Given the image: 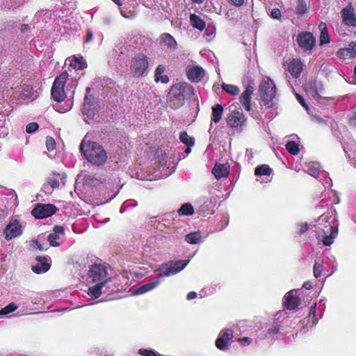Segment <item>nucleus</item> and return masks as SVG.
<instances>
[{
  "instance_id": "1",
  "label": "nucleus",
  "mask_w": 356,
  "mask_h": 356,
  "mask_svg": "<svg viewBox=\"0 0 356 356\" xmlns=\"http://www.w3.org/2000/svg\"><path fill=\"white\" fill-rule=\"evenodd\" d=\"M318 229V237H322L324 245L330 246L337 237L338 229L334 225V218L326 214L321 215L314 225Z\"/></svg>"
},
{
  "instance_id": "2",
  "label": "nucleus",
  "mask_w": 356,
  "mask_h": 356,
  "mask_svg": "<svg viewBox=\"0 0 356 356\" xmlns=\"http://www.w3.org/2000/svg\"><path fill=\"white\" fill-rule=\"evenodd\" d=\"M194 95V89L192 86L180 82L174 84L169 92L168 98L169 106L173 109L181 107L186 99Z\"/></svg>"
},
{
  "instance_id": "3",
  "label": "nucleus",
  "mask_w": 356,
  "mask_h": 356,
  "mask_svg": "<svg viewBox=\"0 0 356 356\" xmlns=\"http://www.w3.org/2000/svg\"><path fill=\"white\" fill-rule=\"evenodd\" d=\"M80 149L88 161L95 165H103L108 159L103 147L95 142H82Z\"/></svg>"
},
{
  "instance_id": "4",
  "label": "nucleus",
  "mask_w": 356,
  "mask_h": 356,
  "mask_svg": "<svg viewBox=\"0 0 356 356\" xmlns=\"http://www.w3.org/2000/svg\"><path fill=\"white\" fill-rule=\"evenodd\" d=\"M259 93L262 102L268 108L273 106V99L276 95V87L274 81L269 78L263 79L259 86Z\"/></svg>"
},
{
  "instance_id": "5",
  "label": "nucleus",
  "mask_w": 356,
  "mask_h": 356,
  "mask_svg": "<svg viewBox=\"0 0 356 356\" xmlns=\"http://www.w3.org/2000/svg\"><path fill=\"white\" fill-rule=\"evenodd\" d=\"M189 263V260H178L161 264L156 270L158 277H169L181 271Z\"/></svg>"
},
{
  "instance_id": "6",
  "label": "nucleus",
  "mask_w": 356,
  "mask_h": 356,
  "mask_svg": "<svg viewBox=\"0 0 356 356\" xmlns=\"http://www.w3.org/2000/svg\"><path fill=\"white\" fill-rule=\"evenodd\" d=\"M149 66L148 58L143 53L136 54L130 63V71L134 76H142L147 70Z\"/></svg>"
},
{
  "instance_id": "7",
  "label": "nucleus",
  "mask_w": 356,
  "mask_h": 356,
  "mask_svg": "<svg viewBox=\"0 0 356 356\" xmlns=\"http://www.w3.org/2000/svg\"><path fill=\"white\" fill-rule=\"evenodd\" d=\"M88 277L92 282H104V284L111 282L112 279L108 277L107 267L102 264L92 265L89 270Z\"/></svg>"
},
{
  "instance_id": "8",
  "label": "nucleus",
  "mask_w": 356,
  "mask_h": 356,
  "mask_svg": "<svg viewBox=\"0 0 356 356\" xmlns=\"http://www.w3.org/2000/svg\"><path fill=\"white\" fill-rule=\"evenodd\" d=\"M68 74L66 72L62 73L60 76H57L53 83L51 88V97L58 102L63 101L66 97V94L64 90Z\"/></svg>"
},
{
  "instance_id": "9",
  "label": "nucleus",
  "mask_w": 356,
  "mask_h": 356,
  "mask_svg": "<svg viewBox=\"0 0 356 356\" xmlns=\"http://www.w3.org/2000/svg\"><path fill=\"white\" fill-rule=\"evenodd\" d=\"M227 124L236 131H241L245 126L246 118L242 111H234L227 118Z\"/></svg>"
},
{
  "instance_id": "10",
  "label": "nucleus",
  "mask_w": 356,
  "mask_h": 356,
  "mask_svg": "<svg viewBox=\"0 0 356 356\" xmlns=\"http://www.w3.org/2000/svg\"><path fill=\"white\" fill-rule=\"evenodd\" d=\"M22 226L16 219H12L4 229L5 238L7 241L12 240L22 234Z\"/></svg>"
},
{
  "instance_id": "11",
  "label": "nucleus",
  "mask_w": 356,
  "mask_h": 356,
  "mask_svg": "<svg viewBox=\"0 0 356 356\" xmlns=\"http://www.w3.org/2000/svg\"><path fill=\"white\" fill-rule=\"evenodd\" d=\"M233 337V331L231 329L226 328L222 330L216 341V347L221 350L228 349L232 342Z\"/></svg>"
},
{
  "instance_id": "12",
  "label": "nucleus",
  "mask_w": 356,
  "mask_h": 356,
  "mask_svg": "<svg viewBox=\"0 0 356 356\" xmlns=\"http://www.w3.org/2000/svg\"><path fill=\"white\" fill-rule=\"evenodd\" d=\"M82 113L84 116V121L87 123H90V120H92L97 115V104L93 103L88 96L85 97Z\"/></svg>"
},
{
  "instance_id": "13",
  "label": "nucleus",
  "mask_w": 356,
  "mask_h": 356,
  "mask_svg": "<svg viewBox=\"0 0 356 356\" xmlns=\"http://www.w3.org/2000/svg\"><path fill=\"white\" fill-rule=\"evenodd\" d=\"M56 211V207L53 204H40L32 210L31 213L37 218H44L53 215Z\"/></svg>"
},
{
  "instance_id": "14",
  "label": "nucleus",
  "mask_w": 356,
  "mask_h": 356,
  "mask_svg": "<svg viewBox=\"0 0 356 356\" xmlns=\"http://www.w3.org/2000/svg\"><path fill=\"white\" fill-rule=\"evenodd\" d=\"M315 42V38L309 32L301 33L297 38V42L299 46L305 50H311L314 46Z\"/></svg>"
},
{
  "instance_id": "15",
  "label": "nucleus",
  "mask_w": 356,
  "mask_h": 356,
  "mask_svg": "<svg viewBox=\"0 0 356 356\" xmlns=\"http://www.w3.org/2000/svg\"><path fill=\"white\" fill-rule=\"evenodd\" d=\"M296 293V291H291L284 296V305L287 309H295L300 305V300Z\"/></svg>"
},
{
  "instance_id": "16",
  "label": "nucleus",
  "mask_w": 356,
  "mask_h": 356,
  "mask_svg": "<svg viewBox=\"0 0 356 356\" xmlns=\"http://www.w3.org/2000/svg\"><path fill=\"white\" fill-rule=\"evenodd\" d=\"M188 79L193 82H199L204 75V70L200 66H188L186 68Z\"/></svg>"
},
{
  "instance_id": "17",
  "label": "nucleus",
  "mask_w": 356,
  "mask_h": 356,
  "mask_svg": "<svg viewBox=\"0 0 356 356\" xmlns=\"http://www.w3.org/2000/svg\"><path fill=\"white\" fill-rule=\"evenodd\" d=\"M37 263L32 265V270L37 274H41L47 272L50 268L49 259L45 257L38 256L36 257Z\"/></svg>"
},
{
  "instance_id": "18",
  "label": "nucleus",
  "mask_w": 356,
  "mask_h": 356,
  "mask_svg": "<svg viewBox=\"0 0 356 356\" xmlns=\"http://www.w3.org/2000/svg\"><path fill=\"white\" fill-rule=\"evenodd\" d=\"M343 21L348 26H356V15L351 5L341 10Z\"/></svg>"
},
{
  "instance_id": "19",
  "label": "nucleus",
  "mask_w": 356,
  "mask_h": 356,
  "mask_svg": "<svg viewBox=\"0 0 356 356\" xmlns=\"http://www.w3.org/2000/svg\"><path fill=\"white\" fill-rule=\"evenodd\" d=\"M160 45L167 50L173 51L177 48L175 39L169 33H163L160 36Z\"/></svg>"
},
{
  "instance_id": "20",
  "label": "nucleus",
  "mask_w": 356,
  "mask_h": 356,
  "mask_svg": "<svg viewBox=\"0 0 356 356\" xmlns=\"http://www.w3.org/2000/svg\"><path fill=\"white\" fill-rule=\"evenodd\" d=\"M254 92V87L248 86L240 97V102L247 111L251 110L252 95Z\"/></svg>"
},
{
  "instance_id": "21",
  "label": "nucleus",
  "mask_w": 356,
  "mask_h": 356,
  "mask_svg": "<svg viewBox=\"0 0 356 356\" xmlns=\"http://www.w3.org/2000/svg\"><path fill=\"white\" fill-rule=\"evenodd\" d=\"M337 56L341 59H350L356 57V42H352L348 47L339 49Z\"/></svg>"
},
{
  "instance_id": "22",
  "label": "nucleus",
  "mask_w": 356,
  "mask_h": 356,
  "mask_svg": "<svg viewBox=\"0 0 356 356\" xmlns=\"http://www.w3.org/2000/svg\"><path fill=\"white\" fill-rule=\"evenodd\" d=\"M229 165L227 163H216L212 169V174L217 179L227 177L229 172Z\"/></svg>"
},
{
  "instance_id": "23",
  "label": "nucleus",
  "mask_w": 356,
  "mask_h": 356,
  "mask_svg": "<svg viewBox=\"0 0 356 356\" xmlns=\"http://www.w3.org/2000/svg\"><path fill=\"white\" fill-rule=\"evenodd\" d=\"M64 233V229L61 226H55L54 228V232L50 233L47 236V240L49 245L53 247H58L60 245V242L58 241L60 238V235Z\"/></svg>"
},
{
  "instance_id": "24",
  "label": "nucleus",
  "mask_w": 356,
  "mask_h": 356,
  "mask_svg": "<svg viewBox=\"0 0 356 356\" xmlns=\"http://www.w3.org/2000/svg\"><path fill=\"white\" fill-rule=\"evenodd\" d=\"M303 65L300 60L298 58L293 59L288 65V70L295 78L300 76L302 71Z\"/></svg>"
},
{
  "instance_id": "25",
  "label": "nucleus",
  "mask_w": 356,
  "mask_h": 356,
  "mask_svg": "<svg viewBox=\"0 0 356 356\" xmlns=\"http://www.w3.org/2000/svg\"><path fill=\"white\" fill-rule=\"evenodd\" d=\"M161 282V280H157L156 281L145 284L138 288H137L134 292L133 293L134 295H140L143 294L145 293H147L154 288H156Z\"/></svg>"
},
{
  "instance_id": "26",
  "label": "nucleus",
  "mask_w": 356,
  "mask_h": 356,
  "mask_svg": "<svg viewBox=\"0 0 356 356\" xmlns=\"http://www.w3.org/2000/svg\"><path fill=\"white\" fill-rule=\"evenodd\" d=\"M165 70V67L163 65H159L156 67L154 74V79L156 82L161 81L163 83H167L169 81V78L167 75L163 74Z\"/></svg>"
},
{
  "instance_id": "27",
  "label": "nucleus",
  "mask_w": 356,
  "mask_h": 356,
  "mask_svg": "<svg viewBox=\"0 0 356 356\" xmlns=\"http://www.w3.org/2000/svg\"><path fill=\"white\" fill-rule=\"evenodd\" d=\"M190 22L195 29L200 31H203L205 29V22L199 15L191 14L190 15Z\"/></svg>"
},
{
  "instance_id": "28",
  "label": "nucleus",
  "mask_w": 356,
  "mask_h": 356,
  "mask_svg": "<svg viewBox=\"0 0 356 356\" xmlns=\"http://www.w3.org/2000/svg\"><path fill=\"white\" fill-rule=\"evenodd\" d=\"M105 284L104 282H97V284L88 288V294L95 298H99L102 293V289Z\"/></svg>"
},
{
  "instance_id": "29",
  "label": "nucleus",
  "mask_w": 356,
  "mask_h": 356,
  "mask_svg": "<svg viewBox=\"0 0 356 356\" xmlns=\"http://www.w3.org/2000/svg\"><path fill=\"white\" fill-rule=\"evenodd\" d=\"M223 113V107L220 104H216L212 107L211 121L215 123L220 122Z\"/></svg>"
},
{
  "instance_id": "30",
  "label": "nucleus",
  "mask_w": 356,
  "mask_h": 356,
  "mask_svg": "<svg viewBox=\"0 0 356 356\" xmlns=\"http://www.w3.org/2000/svg\"><path fill=\"white\" fill-rule=\"evenodd\" d=\"M185 240L190 244H198L202 242V238L200 232H195L187 234L185 237Z\"/></svg>"
},
{
  "instance_id": "31",
  "label": "nucleus",
  "mask_w": 356,
  "mask_h": 356,
  "mask_svg": "<svg viewBox=\"0 0 356 356\" xmlns=\"http://www.w3.org/2000/svg\"><path fill=\"white\" fill-rule=\"evenodd\" d=\"M70 65L76 70H83L87 67L86 61L83 57L76 56L72 58Z\"/></svg>"
},
{
  "instance_id": "32",
  "label": "nucleus",
  "mask_w": 356,
  "mask_h": 356,
  "mask_svg": "<svg viewBox=\"0 0 356 356\" xmlns=\"http://www.w3.org/2000/svg\"><path fill=\"white\" fill-rule=\"evenodd\" d=\"M157 238L155 236H151L146 240L145 243L143 245V248L145 252L149 253L152 250H155L157 248Z\"/></svg>"
},
{
  "instance_id": "33",
  "label": "nucleus",
  "mask_w": 356,
  "mask_h": 356,
  "mask_svg": "<svg viewBox=\"0 0 356 356\" xmlns=\"http://www.w3.org/2000/svg\"><path fill=\"white\" fill-rule=\"evenodd\" d=\"M272 169L268 165H261L255 168L254 174L257 176L270 175Z\"/></svg>"
},
{
  "instance_id": "34",
  "label": "nucleus",
  "mask_w": 356,
  "mask_h": 356,
  "mask_svg": "<svg viewBox=\"0 0 356 356\" xmlns=\"http://www.w3.org/2000/svg\"><path fill=\"white\" fill-rule=\"evenodd\" d=\"M180 216H189L194 213V209L191 204L185 203L178 210Z\"/></svg>"
},
{
  "instance_id": "35",
  "label": "nucleus",
  "mask_w": 356,
  "mask_h": 356,
  "mask_svg": "<svg viewBox=\"0 0 356 356\" xmlns=\"http://www.w3.org/2000/svg\"><path fill=\"white\" fill-rule=\"evenodd\" d=\"M222 88L226 92L232 95H237L240 92V89L238 88V87L231 84L222 83Z\"/></svg>"
},
{
  "instance_id": "36",
  "label": "nucleus",
  "mask_w": 356,
  "mask_h": 356,
  "mask_svg": "<svg viewBox=\"0 0 356 356\" xmlns=\"http://www.w3.org/2000/svg\"><path fill=\"white\" fill-rule=\"evenodd\" d=\"M179 139L181 142L189 147L193 146L195 144L194 138L189 137L186 131H181L180 133Z\"/></svg>"
},
{
  "instance_id": "37",
  "label": "nucleus",
  "mask_w": 356,
  "mask_h": 356,
  "mask_svg": "<svg viewBox=\"0 0 356 356\" xmlns=\"http://www.w3.org/2000/svg\"><path fill=\"white\" fill-rule=\"evenodd\" d=\"M286 150L293 155H296L299 153V145L294 141H289L286 144Z\"/></svg>"
},
{
  "instance_id": "38",
  "label": "nucleus",
  "mask_w": 356,
  "mask_h": 356,
  "mask_svg": "<svg viewBox=\"0 0 356 356\" xmlns=\"http://www.w3.org/2000/svg\"><path fill=\"white\" fill-rule=\"evenodd\" d=\"M216 29L213 26H207L205 29L204 37L207 41H211L215 38Z\"/></svg>"
},
{
  "instance_id": "39",
  "label": "nucleus",
  "mask_w": 356,
  "mask_h": 356,
  "mask_svg": "<svg viewBox=\"0 0 356 356\" xmlns=\"http://www.w3.org/2000/svg\"><path fill=\"white\" fill-rule=\"evenodd\" d=\"M313 270H314V275L315 277H318L322 275L323 268L322 264L319 259L315 261Z\"/></svg>"
},
{
  "instance_id": "40",
  "label": "nucleus",
  "mask_w": 356,
  "mask_h": 356,
  "mask_svg": "<svg viewBox=\"0 0 356 356\" xmlns=\"http://www.w3.org/2000/svg\"><path fill=\"white\" fill-rule=\"evenodd\" d=\"M307 172L309 175L317 177L319 175L318 166L316 163H310L307 168Z\"/></svg>"
},
{
  "instance_id": "41",
  "label": "nucleus",
  "mask_w": 356,
  "mask_h": 356,
  "mask_svg": "<svg viewBox=\"0 0 356 356\" xmlns=\"http://www.w3.org/2000/svg\"><path fill=\"white\" fill-rule=\"evenodd\" d=\"M17 309V306L14 302H11L0 311V316L10 314L15 311Z\"/></svg>"
},
{
  "instance_id": "42",
  "label": "nucleus",
  "mask_w": 356,
  "mask_h": 356,
  "mask_svg": "<svg viewBox=\"0 0 356 356\" xmlns=\"http://www.w3.org/2000/svg\"><path fill=\"white\" fill-rule=\"evenodd\" d=\"M46 147H47V149H48V151H52L55 149L56 142H55V140L52 137L47 136L46 138Z\"/></svg>"
},
{
  "instance_id": "43",
  "label": "nucleus",
  "mask_w": 356,
  "mask_h": 356,
  "mask_svg": "<svg viewBox=\"0 0 356 356\" xmlns=\"http://www.w3.org/2000/svg\"><path fill=\"white\" fill-rule=\"evenodd\" d=\"M316 304L314 303L310 309L309 314V319L312 320V325H316L318 320L316 318Z\"/></svg>"
},
{
  "instance_id": "44",
  "label": "nucleus",
  "mask_w": 356,
  "mask_h": 356,
  "mask_svg": "<svg viewBox=\"0 0 356 356\" xmlns=\"http://www.w3.org/2000/svg\"><path fill=\"white\" fill-rule=\"evenodd\" d=\"M320 41L321 44H325L329 42V36L325 28L321 31Z\"/></svg>"
},
{
  "instance_id": "45",
  "label": "nucleus",
  "mask_w": 356,
  "mask_h": 356,
  "mask_svg": "<svg viewBox=\"0 0 356 356\" xmlns=\"http://www.w3.org/2000/svg\"><path fill=\"white\" fill-rule=\"evenodd\" d=\"M38 127L39 126L37 123L31 122L27 124L26 127V131L29 134H32L35 132L38 129Z\"/></svg>"
},
{
  "instance_id": "46",
  "label": "nucleus",
  "mask_w": 356,
  "mask_h": 356,
  "mask_svg": "<svg viewBox=\"0 0 356 356\" xmlns=\"http://www.w3.org/2000/svg\"><path fill=\"white\" fill-rule=\"evenodd\" d=\"M10 3H8L7 6L8 9H15L22 4V0H10Z\"/></svg>"
},
{
  "instance_id": "47",
  "label": "nucleus",
  "mask_w": 356,
  "mask_h": 356,
  "mask_svg": "<svg viewBox=\"0 0 356 356\" xmlns=\"http://www.w3.org/2000/svg\"><path fill=\"white\" fill-rule=\"evenodd\" d=\"M281 11L278 8H273L270 11V17L275 19H279L281 17Z\"/></svg>"
},
{
  "instance_id": "48",
  "label": "nucleus",
  "mask_w": 356,
  "mask_h": 356,
  "mask_svg": "<svg viewBox=\"0 0 356 356\" xmlns=\"http://www.w3.org/2000/svg\"><path fill=\"white\" fill-rule=\"evenodd\" d=\"M238 341L242 346H248L251 343L252 339L249 337H243V338L238 339Z\"/></svg>"
},
{
  "instance_id": "49",
  "label": "nucleus",
  "mask_w": 356,
  "mask_h": 356,
  "mask_svg": "<svg viewBox=\"0 0 356 356\" xmlns=\"http://www.w3.org/2000/svg\"><path fill=\"white\" fill-rule=\"evenodd\" d=\"M121 15L125 17V18H134L135 17V13L132 11H126L121 10H120Z\"/></svg>"
},
{
  "instance_id": "50",
  "label": "nucleus",
  "mask_w": 356,
  "mask_h": 356,
  "mask_svg": "<svg viewBox=\"0 0 356 356\" xmlns=\"http://www.w3.org/2000/svg\"><path fill=\"white\" fill-rule=\"evenodd\" d=\"M298 228H299V232L300 234H304L308 230L309 227H308L307 223H300V224H298Z\"/></svg>"
},
{
  "instance_id": "51",
  "label": "nucleus",
  "mask_w": 356,
  "mask_h": 356,
  "mask_svg": "<svg viewBox=\"0 0 356 356\" xmlns=\"http://www.w3.org/2000/svg\"><path fill=\"white\" fill-rule=\"evenodd\" d=\"M298 102L306 109L308 110V106L306 104L303 97L298 94H296Z\"/></svg>"
},
{
  "instance_id": "52",
  "label": "nucleus",
  "mask_w": 356,
  "mask_h": 356,
  "mask_svg": "<svg viewBox=\"0 0 356 356\" xmlns=\"http://www.w3.org/2000/svg\"><path fill=\"white\" fill-rule=\"evenodd\" d=\"M52 189L58 188L60 182L58 179H51L48 182Z\"/></svg>"
},
{
  "instance_id": "53",
  "label": "nucleus",
  "mask_w": 356,
  "mask_h": 356,
  "mask_svg": "<svg viewBox=\"0 0 356 356\" xmlns=\"http://www.w3.org/2000/svg\"><path fill=\"white\" fill-rule=\"evenodd\" d=\"M92 38H93L92 32L90 30L88 29L86 38L84 40V42L88 43V42H90L92 40Z\"/></svg>"
},
{
  "instance_id": "54",
  "label": "nucleus",
  "mask_w": 356,
  "mask_h": 356,
  "mask_svg": "<svg viewBox=\"0 0 356 356\" xmlns=\"http://www.w3.org/2000/svg\"><path fill=\"white\" fill-rule=\"evenodd\" d=\"M197 297V293L195 291H191L187 295V299L188 300H193Z\"/></svg>"
},
{
  "instance_id": "55",
  "label": "nucleus",
  "mask_w": 356,
  "mask_h": 356,
  "mask_svg": "<svg viewBox=\"0 0 356 356\" xmlns=\"http://www.w3.org/2000/svg\"><path fill=\"white\" fill-rule=\"evenodd\" d=\"M52 188H51L50 185L49 184V183L47 184H45L43 186V191L46 193H51V191H52Z\"/></svg>"
},
{
  "instance_id": "56",
  "label": "nucleus",
  "mask_w": 356,
  "mask_h": 356,
  "mask_svg": "<svg viewBox=\"0 0 356 356\" xmlns=\"http://www.w3.org/2000/svg\"><path fill=\"white\" fill-rule=\"evenodd\" d=\"M35 243L36 245L37 248L38 250H40V251L47 250V248L44 247L42 245H41L40 243L38 241H35Z\"/></svg>"
},
{
  "instance_id": "57",
  "label": "nucleus",
  "mask_w": 356,
  "mask_h": 356,
  "mask_svg": "<svg viewBox=\"0 0 356 356\" xmlns=\"http://www.w3.org/2000/svg\"><path fill=\"white\" fill-rule=\"evenodd\" d=\"M280 331V327L278 326H275L273 327V328H271L270 330H269V333L270 334H277Z\"/></svg>"
},
{
  "instance_id": "58",
  "label": "nucleus",
  "mask_w": 356,
  "mask_h": 356,
  "mask_svg": "<svg viewBox=\"0 0 356 356\" xmlns=\"http://www.w3.org/2000/svg\"><path fill=\"white\" fill-rule=\"evenodd\" d=\"M230 1L234 3V5L236 6H240L243 5L244 3V0H230Z\"/></svg>"
},
{
  "instance_id": "59",
  "label": "nucleus",
  "mask_w": 356,
  "mask_h": 356,
  "mask_svg": "<svg viewBox=\"0 0 356 356\" xmlns=\"http://www.w3.org/2000/svg\"><path fill=\"white\" fill-rule=\"evenodd\" d=\"M351 78H352L351 82L354 84H356V66L354 68L353 75L352 76Z\"/></svg>"
},
{
  "instance_id": "60",
  "label": "nucleus",
  "mask_w": 356,
  "mask_h": 356,
  "mask_svg": "<svg viewBox=\"0 0 356 356\" xmlns=\"http://www.w3.org/2000/svg\"><path fill=\"white\" fill-rule=\"evenodd\" d=\"M103 22L105 24H109L112 22V19L110 17H106L103 19Z\"/></svg>"
},
{
  "instance_id": "61",
  "label": "nucleus",
  "mask_w": 356,
  "mask_h": 356,
  "mask_svg": "<svg viewBox=\"0 0 356 356\" xmlns=\"http://www.w3.org/2000/svg\"><path fill=\"white\" fill-rule=\"evenodd\" d=\"M200 202H202L204 204H206V207H207V203L211 204V201L207 197H202L200 199Z\"/></svg>"
},
{
  "instance_id": "62",
  "label": "nucleus",
  "mask_w": 356,
  "mask_h": 356,
  "mask_svg": "<svg viewBox=\"0 0 356 356\" xmlns=\"http://www.w3.org/2000/svg\"><path fill=\"white\" fill-rule=\"evenodd\" d=\"M302 286L306 289H309L312 287V284L309 282H305Z\"/></svg>"
},
{
  "instance_id": "63",
  "label": "nucleus",
  "mask_w": 356,
  "mask_h": 356,
  "mask_svg": "<svg viewBox=\"0 0 356 356\" xmlns=\"http://www.w3.org/2000/svg\"><path fill=\"white\" fill-rule=\"evenodd\" d=\"M28 29H29V26L27 24H23L22 26L21 30L22 32H25L28 30Z\"/></svg>"
},
{
  "instance_id": "64",
  "label": "nucleus",
  "mask_w": 356,
  "mask_h": 356,
  "mask_svg": "<svg viewBox=\"0 0 356 356\" xmlns=\"http://www.w3.org/2000/svg\"><path fill=\"white\" fill-rule=\"evenodd\" d=\"M71 108H72V104L70 103V104L67 106V107L66 108L63 109V111H60V112H61V113H65V112H66V111H67L70 110V109H71Z\"/></svg>"
}]
</instances>
